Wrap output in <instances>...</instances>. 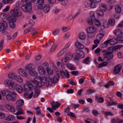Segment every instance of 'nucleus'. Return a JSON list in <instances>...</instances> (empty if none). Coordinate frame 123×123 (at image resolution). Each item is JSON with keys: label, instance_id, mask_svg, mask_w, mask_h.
<instances>
[{"label": "nucleus", "instance_id": "1", "mask_svg": "<svg viewBox=\"0 0 123 123\" xmlns=\"http://www.w3.org/2000/svg\"><path fill=\"white\" fill-rule=\"evenodd\" d=\"M25 1L26 4L21 6V9L25 12H30L32 9V0H25Z\"/></svg>", "mask_w": 123, "mask_h": 123}, {"label": "nucleus", "instance_id": "2", "mask_svg": "<svg viewBox=\"0 0 123 123\" xmlns=\"http://www.w3.org/2000/svg\"><path fill=\"white\" fill-rule=\"evenodd\" d=\"M40 79V81L43 83H46L47 80L45 78L43 77H40V76H37L34 78L35 83L34 84V87L35 88L41 87L42 86V84L41 83L38 81V80Z\"/></svg>", "mask_w": 123, "mask_h": 123}, {"label": "nucleus", "instance_id": "3", "mask_svg": "<svg viewBox=\"0 0 123 123\" xmlns=\"http://www.w3.org/2000/svg\"><path fill=\"white\" fill-rule=\"evenodd\" d=\"M11 15L15 17H17L21 16L22 13L21 10L17 8H15L10 11Z\"/></svg>", "mask_w": 123, "mask_h": 123}, {"label": "nucleus", "instance_id": "4", "mask_svg": "<svg viewBox=\"0 0 123 123\" xmlns=\"http://www.w3.org/2000/svg\"><path fill=\"white\" fill-rule=\"evenodd\" d=\"M16 95L17 94L15 92H12L10 93L6 99L9 101L15 102L17 100Z\"/></svg>", "mask_w": 123, "mask_h": 123}, {"label": "nucleus", "instance_id": "5", "mask_svg": "<svg viewBox=\"0 0 123 123\" xmlns=\"http://www.w3.org/2000/svg\"><path fill=\"white\" fill-rule=\"evenodd\" d=\"M4 83L5 85L9 86L10 89L12 90L15 89L14 86V83L11 80L8 79L4 81Z\"/></svg>", "mask_w": 123, "mask_h": 123}, {"label": "nucleus", "instance_id": "6", "mask_svg": "<svg viewBox=\"0 0 123 123\" xmlns=\"http://www.w3.org/2000/svg\"><path fill=\"white\" fill-rule=\"evenodd\" d=\"M7 27L8 25L7 23L3 20L1 23L0 26V31L2 32H4Z\"/></svg>", "mask_w": 123, "mask_h": 123}, {"label": "nucleus", "instance_id": "7", "mask_svg": "<svg viewBox=\"0 0 123 123\" xmlns=\"http://www.w3.org/2000/svg\"><path fill=\"white\" fill-rule=\"evenodd\" d=\"M90 18H89L87 19V22L90 25H92L93 24V20L95 19L94 14L93 12H91L90 14Z\"/></svg>", "mask_w": 123, "mask_h": 123}, {"label": "nucleus", "instance_id": "8", "mask_svg": "<svg viewBox=\"0 0 123 123\" xmlns=\"http://www.w3.org/2000/svg\"><path fill=\"white\" fill-rule=\"evenodd\" d=\"M112 54V52H106L105 53V56L104 58V59L106 61H108L112 59L113 57V54L111 55Z\"/></svg>", "mask_w": 123, "mask_h": 123}, {"label": "nucleus", "instance_id": "9", "mask_svg": "<svg viewBox=\"0 0 123 123\" xmlns=\"http://www.w3.org/2000/svg\"><path fill=\"white\" fill-rule=\"evenodd\" d=\"M97 30L95 27L91 26L87 27L86 29L87 32L89 33L92 34L95 32Z\"/></svg>", "mask_w": 123, "mask_h": 123}, {"label": "nucleus", "instance_id": "10", "mask_svg": "<svg viewBox=\"0 0 123 123\" xmlns=\"http://www.w3.org/2000/svg\"><path fill=\"white\" fill-rule=\"evenodd\" d=\"M19 73L20 75L24 77H27L28 74L26 70L22 68H19L18 70Z\"/></svg>", "mask_w": 123, "mask_h": 123}, {"label": "nucleus", "instance_id": "11", "mask_svg": "<svg viewBox=\"0 0 123 123\" xmlns=\"http://www.w3.org/2000/svg\"><path fill=\"white\" fill-rule=\"evenodd\" d=\"M122 66L120 65H118L115 67L113 71V73L115 74H117L120 72L122 68Z\"/></svg>", "mask_w": 123, "mask_h": 123}, {"label": "nucleus", "instance_id": "12", "mask_svg": "<svg viewBox=\"0 0 123 123\" xmlns=\"http://www.w3.org/2000/svg\"><path fill=\"white\" fill-rule=\"evenodd\" d=\"M38 71L41 75H43L45 74L46 72L44 68L41 66H38L37 68Z\"/></svg>", "mask_w": 123, "mask_h": 123}, {"label": "nucleus", "instance_id": "13", "mask_svg": "<svg viewBox=\"0 0 123 123\" xmlns=\"http://www.w3.org/2000/svg\"><path fill=\"white\" fill-rule=\"evenodd\" d=\"M5 107L10 112H13L15 111L13 107L11 105L8 104H6L5 105Z\"/></svg>", "mask_w": 123, "mask_h": 123}, {"label": "nucleus", "instance_id": "14", "mask_svg": "<svg viewBox=\"0 0 123 123\" xmlns=\"http://www.w3.org/2000/svg\"><path fill=\"white\" fill-rule=\"evenodd\" d=\"M75 52L76 54L78 55L81 58H83L85 56L84 53L82 50L79 49H77L76 50Z\"/></svg>", "mask_w": 123, "mask_h": 123}, {"label": "nucleus", "instance_id": "15", "mask_svg": "<svg viewBox=\"0 0 123 123\" xmlns=\"http://www.w3.org/2000/svg\"><path fill=\"white\" fill-rule=\"evenodd\" d=\"M8 76L9 79L15 80L17 79V75L15 73H11L8 74Z\"/></svg>", "mask_w": 123, "mask_h": 123}, {"label": "nucleus", "instance_id": "16", "mask_svg": "<svg viewBox=\"0 0 123 123\" xmlns=\"http://www.w3.org/2000/svg\"><path fill=\"white\" fill-rule=\"evenodd\" d=\"M28 73L31 75L32 76L37 77L38 75L37 72L33 69L29 70Z\"/></svg>", "mask_w": 123, "mask_h": 123}, {"label": "nucleus", "instance_id": "17", "mask_svg": "<svg viewBox=\"0 0 123 123\" xmlns=\"http://www.w3.org/2000/svg\"><path fill=\"white\" fill-rule=\"evenodd\" d=\"M60 73L62 77H66L68 78L69 77V74L67 71L66 72L61 70L60 71Z\"/></svg>", "mask_w": 123, "mask_h": 123}, {"label": "nucleus", "instance_id": "18", "mask_svg": "<svg viewBox=\"0 0 123 123\" xmlns=\"http://www.w3.org/2000/svg\"><path fill=\"white\" fill-rule=\"evenodd\" d=\"M24 103V101L22 99H19L17 100L16 102L17 107H20L23 105Z\"/></svg>", "mask_w": 123, "mask_h": 123}, {"label": "nucleus", "instance_id": "19", "mask_svg": "<svg viewBox=\"0 0 123 123\" xmlns=\"http://www.w3.org/2000/svg\"><path fill=\"white\" fill-rule=\"evenodd\" d=\"M15 88L17 91L19 93H21L23 92V89H22V87L18 84H16Z\"/></svg>", "mask_w": 123, "mask_h": 123}, {"label": "nucleus", "instance_id": "20", "mask_svg": "<svg viewBox=\"0 0 123 123\" xmlns=\"http://www.w3.org/2000/svg\"><path fill=\"white\" fill-rule=\"evenodd\" d=\"M43 11L45 13H48L50 9V6L48 4L45 5L43 7Z\"/></svg>", "mask_w": 123, "mask_h": 123}, {"label": "nucleus", "instance_id": "21", "mask_svg": "<svg viewBox=\"0 0 123 123\" xmlns=\"http://www.w3.org/2000/svg\"><path fill=\"white\" fill-rule=\"evenodd\" d=\"M6 20L9 22V23H10L14 22L16 21V18L12 16H10L7 17Z\"/></svg>", "mask_w": 123, "mask_h": 123}, {"label": "nucleus", "instance_id": "22", "mask_svg": "<svg viewBox=\"0 0 123 123\" xmlns=\"http://www.w3.org/2000/svg\"><path fill=\"white\" fill-rule=\"evenodd\" d=\"M0 93L3 96L6 97V99L10 93V92L7 90L2 91H0Z\"/></svg>", "mask_w": 123, "mask_h": 123}, {"label": "nucleus", "instance_id": "23", "mask_svg": "<svg viewBox=\"0 0 123 123\" xmlns=\"http://www.w3.org/2000/svg\"><path fill=\"white\" fill-rule=\"evenodd\" d=\"M113 33L116 36H120L122 34V32L120 30L117 29L114 31Z\"/></svg>", "mask_w": 123, "mask_h": 123}, {"label": "nucleus", "instance_id": "24", "mask_svg": "<svg viewBox=\"0 0 123 123\" xmlns=\"http://www.w3.org/2000/svg\"><path fill=\"white\" fill-rule=\"evenodd\" d=\"M66 65L67 67L71 70H74L76 69L75 67L69 62H68Z\"/></svg>", "mask_w": 123, "mask_h": 123}, {"label": "nucleus", "instance_id": "25", "mask_svg": "<svg viewBox=\"0 0 123 123\" xmlns=\"http://www.w3.org/2000/svg\"><path fill=\"white\" fill-rule=\"evenodd\" d=\"M110 42V44L111 45H113L116 44L118 42V40L117 38H113L109 39Z\"/></svg>", "mask_w": 123, "mask_h": 123}, {"label": "nucleus", "instance_id": "26", "mask_svg": "<svg viewBox=\"0 0 123 123\" xmlns=\"http://www.w3.org/2000/svg\"><path fill=\"white\" fill-rule=\"evenodd\" d=\"M75 45L76 46L79 48L83 49L84 47V45L78 41L75 42Z\"/></svg>", "mask_w": 123, "mask_h": 123}, {"label": "nucleus", "instance_id": "27", "mask_svg": "<svg viewBox=\"0 0 123 123\" xmlns=\"http://www.w3.org/2000/svg\"><path fill=\"white\" fill-rule=\"evenodd\" d=\"M33 94V92H32L30 94H29L28 92L25 93L24 95L25 97L26 98L30 99L32 97Z\"/></svg>", "mask_w": 123, "mask_h": 123}, {"label": "nucleus", "instance_id": "28", "mask_svg": "<svg viewBox=\"0 0 123 123\" xmlns=\"http://www.w3.org/2000/svg\"><path fill=\"white\" fill-rule=\"evenodd\" d=\"M59 74H57L55 75L53 79V82L54 83H55L57 82L59 78Z\"/></svg>", "mask_w": 123, "mask_h": 123}, {"label": "nucleus", "instance_id": "29", "mask_svg": "<svg viewBox=\"0 0 123 123\" xmlns=\"http://www.w3.org/2000/svg\"><path fill=\"white\" fill-rule=\"evenodd\" d=\"M24 111L22 109L19 108L18 109L17 112L16 113L13 114L17 115H18L24 114Z\"/></svg>", "mask_w": 123, "mask_h": 123}, {"label": "nucleus", "instance_id": "30", "mask_svg": "<svg viewBox=\"0 0 123 123\" xmlns=\"http://www.w3.org/2000/svg\"><path fill=\"white\" fill-rule=\"evenodd\" d=\"M117 49L116 47L112 46L108 48L107 49V51H109L108 52H112V53L113 52V51L116 50Z\"/></svg>", "mask_w": 123, "mask_h": 123}, {"label": "nucleus", "instance_id": "31", "mask_svg": "<svg viewBox=\"0 0 123 123\" xmlns=\"http://www.w3.org/2000/svg\"><path fill=\"white\" fill-rule=\"evenodd\" d=\"M115 9L116 12L117 13H120L121 12V8L119 5H116L115 6Z\"/></svg>", "mask_w": 123, "mask_h": 123}, {"label": "nucleus", "instance_id": "32", "mask_svg": "<svg viewBox=\"0 0 123 123\" xmlns=\"http://www.w3.org/2000/svg\"><path fill=\"white\" fill-rule=\"evenodd\" d=\"M35 93L33 96V97H37L39 95L40 93V90L38 88H35Z\"/></svg>", "mask_w": 123, "mask_h": 123}, {"label": "nucleus", "instance_id": "33", "mask_svg": "<svg viewBox=\"0 0 123 123\" xmlns=\"http://www.w3.org/2000/svg\"><path fill=\"white\" fill-rule=\"evenodd\" d=\"M34 65L32 64H30L26 65L25 68L27 70H30L33 69Z\"/></svg>", "mask_w": 123, "mask_h": 123}, {"label": "nucleus", "instance_id": "34", "mask_svg": "<svg viewBox=\"0 0 123 123\" xmlns=\"http://www.w3.org/2000/svg\"><path fill=\"white\" fill-rule=\"evenodd\" d=\"M14 119V116L12 115H10L5 118L6 120L8 121L13 120Z\"/></svg>", "mask_w": 123, "mask_h": 123}, {"label": "nucleus", "instance_id": "35", "mask_svg": "<svg viewBox=\"0 0 123 123\" xmlns=\"http://www.w3.org/2000/svg\"><path fill=\"white\" fill-rule=\"evenodd\" d=\"M72 56L70 53H68L66 54L64 57L69 60L72 59Z\"/></svg>", "mask_w": 123, "mask_h": 123}, {"label": "nucleus", "instance_id": "36", "mask_svg": "<svg viewBox=\"0 0 123 123\" xmlns=\"http://www.w3.org/2000/svg\"><path fill=\"white\" fill-rule=\"evenodd\" d=\"M115 23V21L114 19L110 18L108 20V23L111 25L113 26L114 25Z\"/></svg>", "mask_w": 123, "mask_h": 123}, {"label": "nucleus", "instance_id": "37", "mask_svg": "<svg viewBox=\"0 0 123 123\" xmlns=\"http://www.w3.org/2000/svg\"><path fill=\"white\" fill-rule=\"evenodd\" d=\"M86 35L84 33H80L79 35V38L82 40H83L85 39Z\"/></svg>", "mask_w": 123, "mask_h": 123}, {"label": "nucleus", "instance_id": "38", "mask_svg": "<svg viewBox=\"0 0 123 123\" xmlns=\"http://www.w3.org/2000/svg\"><path fill=\"white\" fill-rule=\"evenodd\" d=\"M42 67L43 68H45L46 70L49 68V64L47 62H45L43 63Z\"/></svg>", "mask_w": 123, "mask_h": 123}, {"label": "nucleus", "instance_id": "39", "mask_svg": "<svg viewBox=\"0 0 123 123\" xmlns=\"http://www.w3.org/2000/svg\"><path fill=\"white\" fill-rule=\"evenodd\" d=\"M105 35L103 33H100L98 34L96 36V39L100 40Z\"/></svg>", "mask_w": 123, "mask_h": 123}, {"label": "nucleus", "instance_id": "40", "mask_svg": "<svg viewBox=\"0 0 123 123\" xmlns=\"http://www.w3.org/2000/svg\"><path fill=\"white\" fill-rule=\"evenodd\" d=\"M43 5L40 4H38V5L35 6L34 7V9L36 10L42 9H43Z\"/></svg>", "mask_w": 123, "mask_h": 123}, {"label": "nucleus", "instance_id": "41", "mask_svg": "<svg viewBox=\"0 0 123 123\" xmlns=\"http://www.w3.org/2000/svg\"><path fill=\"white\" fill-rule=\"evenodd\" d=\"M100 9L104 11H106V6L105 4H100Z\"/></svg>", "mask_w": 123, "mask_h": 123}, {"label": "nucleus", "instance_id": "42", "mask_svg": "<svg viewBox=\"0 0 123 123\" xmlns=\"http://www.w3.org/2000/svg\"><path fill=\"white\" fill-rule=\"evenodd\" d=\"M68 60L66 59L64 57L62 58L61 60V62L62 63L64 64H66L69 62Z\"/></svg>", "mask_w": 123, "mask_h": 123}, {"label": "nucleus", "instance_id": "43", "mask_svg": "<svg viewBox=\"0 0 123 123\" xmlns=\"http://www.w3.org/2000/svg\"><path fill=\"white\" fill-rule=\"evenodd\" d=\"M107 65V63L106 62H104L99 64L98 66V67L99 68H100L102 67L106 66Z\"/></svg>", "mask_w": 123, "mask_h": 123}, {"label": "nucleus", "instance_id": "44", "mask_svg": "<svg viewBox=\"0 0 123 123\" xmlns=\"http://www.w3.org/2000/svg\"><path fill=\"white\" fill-rule=\"evenodd\" d=\"M94 23L95 25L98 26H100L101 24V23L98 19H95L94 21Z\"/></svg>", "mask_w": 123, "mask_h": 123}, {"label": "nucleus", "instance_id": "45", "mask_svg": "<svg viewBox=\"0 0 123 123\" xmlns=\"http://www.w3.org/2000/svg\"><path fill=\"white\" fill-rule=\"evenodd\" d=\"M57 65L58 67L61 69H63L64 68V67L62 65V63L60 62H58L57 63Z\"/></svg>", "mask_w": 123, "mask_h": 123}, {"label": "nucleus", "instance_id": "46", "mask_svg": "<svg viewBox=\"0 0 123 123\" xmlns=\"http://www.w3.org/2000/svg\"><path fill=\"white\" fill-rule=\"evenodd\" d=\"M90 61L89 58L87 57L84 59L83 61V62L86 64H88Z\"/></svg>", "mask_w": 123, "mask_h": 123}, {"label": "nucleus", "instance_id": "47", "mask_svg": "<svg viewBox=\"0 0 123 123\" xmlns=\"http://www.w3.org/2000/svg\"><path fill=\"white\" fill-rule=\"evenodd\" d=\"M35 110L36 111V113L37 115H38L41 114V113L40 111V110L39 107H36L35 109Z\"/></svg>", "mask_w": 123, "mask_h": 123}, {"label": "nucleus", "instance_id": "48", "mask_svg": "<svg viewBox=\"0 0 123 123\" xmlns=\"http://www.w3.org/2000/svg\"><path fill=\"white\" fill-rule=\"evenodd\" d=\"M92 112L93 114L95 116H97L99 114L98 112L95 110H93L92 111Z\"/></svg>", "mask_w": 123, "mask_h": 123}, {"label": "nucleus", "instance_id": "49", "mask_svg": "<svg viewBox=\"0 0 123 123\" xmlns=\"http://www.w3.org/2000/svg\"><path fill=\"white\" fill-rule=\"evenodd\" d=\"M15 80H17L18 82L19 83H22L23 81V80L20 76H17V79Z\"/></svg>", "mask_w": 123, "mask_h": 123}, {"label": "nucleus", "instance_id": "50", "mask_svg": "<svg viewBox=\"0 0 123 123\" xmlns=\"http://www.w3.org/2000/svg\"><path fill=\"white\" fill-rule=\"evenodd\" d=\"M97 4L95 2H92L90 4V6L92 8H95L96 7Z\"/></svg>", "mask_w": 123, "mask_h": 123}, {"label": "nucleus", "instance_id": "51", "mask_svg": "<svg viewBox=\"0 0 123 123\" xmlns=\"http://www.w3.org/2000/svg\"><path fill=\"white\" fill-rule=\"evenodd\" d=\"M46 70L48 73L50 75H52L53 73V70L50 68H49Z\"/></svg>", "mask_w": 123, "mask_h": 123}, {"label": "nucleus", "instance_id": "52", "mask_svg": "<svg viewBox=\"0 0 123 123\" xmlns=\"http://www.w3.org/2000/svg\"><path fill=\"white\" fill-rule=\"evenodd\" d=\"M57 45L56 44H54L51 47L50 51H53L57 47Z\"/></svg>", "mask_w": 123, "mask_h": 123}, {"label": "nucleus", "instance_id": "53", "mask_svg": "<svg viewBox=\"0 0 123 123\" xmlns=\"http://www.w3.org/2000/svg\"><path fill=\"white\" fill-rule=\"evenodd\" d=\"M27 87L28 89L29 90L28 91L30 90L31 91L33 89V86L31 84H28Z\"/></svg>", "mask_w": 123, "mask_h": 123}, {"label": "nucleus", "instance_id": "54", "mask_svg": "<svg viewBox=\"0 0 123 123\" xmlns=\"http://www.w3.org/2000/svg\"><path fill=\"white\" fill-rule=\"evenodd\" d=\"M97 13L98 15L100 16H103L104 13L101 10H98L97 11Z\"/></svg>", "mask_w": 123, "mask_h": 123}, {"label": "nucleus", "instance_id": "55", "mask_svg": "<svg viewBox=\"0 0 123 123\" xmlns=\"http://www.w3.org/2000/svg\"><path fill=\"white\" fill-rule=\"evenodd\" d=\"M23 86V88L22 87V89H23V92H25V91H28L29 90L27 88V86L24 84Z\"/></svg>", "mask_w": 123, "mask_h": 123}, {"label": "nucleus", "instance_id": "56", "mask_svg": "<svg viewBox=\"0 0 123 123\" xmlns=\"http://www.w3.org/2000/svg\"><path fill=\"white\" fill-rule=\"evenodd\" d=\"M86 123H93V121L90 119H87L85 120Z\"/></svg>", "mask_w": 123, "mask_h": 123}, {"label": "nucleus", "instance_id": "57", "mask_svg": "<svg viewBox=\"0 0 123 123\" xmlns=\"http://www.w3.org/2000/svg\"><path fill=\"white\" fill-rule=\"evenodd\" d=\"M37 3L38 4H40L42 5L44 4V0H38L37 1Z\"/></svg>", "mask_w": 123, "mask_h": 123}, {"label": "nucleus", "instance_id": "58", "mask_svg": "<svg viewBox=\"0 0 123 123\" xmlns=\"http://www.w3.org/2000/svg\"><path fill=\"white\" fill-rule=\"evenodd\" d=\"M72 107L74 108H78L80 106V105L79 104H72L71 105Z\"/></svg>", "mask_w": 123, "mask_h": 123}, {"label": "nucleus", "instance_id": "59", "mask_svg": "<svg viewBox=\"0 0 123 123\" xmlns=\"http://www.w3.org/2000/svg\"><path fill=\"white\" fill-rule=\"evenodd\" d=\"M67 115L69 116H71L73 117H75V116L74 113L71 112H69L68 113Z\"/></svg>", "mask_w": 123, "mask_h": 123}, {"label": "nucleus", "instance_id": "60", "mask_svg": "<svg viewBox=\"0 0 123 123\" xmlns=\"http://www.w3.org/2000/svg\"><path fill=\"white\" fill-rule=\"evenodd\" d=\"M118 40L121 43H123V37L120 36L117 37Z\"/></svg>", "mask_w": 123, "mask_h": 123}, {"label": "nucleus", "instance_id": "61", "mask_svg": "<svg viewBox=\"0 0 123 123\" xmlns=\"http://www.w3.org/2000/svg\"><path fill=\"white\" fill-rule=\"evenodd\" d=\"M0 16L1 18L4 19L6 17V14L5 13H3L1 14Z\"/></svg>", "mask_w": 123, "mask_h": 123}, {"label": "nucleus", "instance_id": "62", "mask_svg": "<svg viewBox=\"0 0 123 123\" xmlns=\"http://www.w3.org/2000/svg\"><path fill=\"white\" fill-rule=\"evenodd\" d=\"M71 74L74 75H77L78 74L79 72L78 71H73L71 73Z\"/></svg>", "mask_w": 123, "mask_h": 123}, {"label": "nucleus", "instance_id": "63", "mask_svg": "<svg viewBox=\"0 0 123 123\" xmlns=\"http://www.w3.org/2000/svg\"><path fill=\"white\" fill-rule=\"evenodd\" d=\"M5 116V114L3 113L0 112V118L3 119Z\"/></svg>", "mask_w": 123, "mask_h": 123}, {"label": "nucleus", "instance_id": "64", "mask_svg": "<svg viewBox=\"0 0 123 123\" xmlns=\"http://www.w3.org/2000/svg\"><path fill=\"white\" fill-rule=\"evenodd\" d=\"M14 22L10 23H9L10 27L12 28H14L15 27V25Z\"/></svg>", "mask_w": 123, "mask_h": 123}]
</instances>
